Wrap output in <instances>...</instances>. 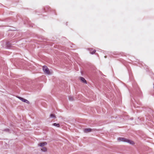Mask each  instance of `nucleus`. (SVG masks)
I'll use <instances>...</instances> for the list:
<instances>
[{"mask_svg": "<svg viewBox=\"0 0 154 154\" xmlns=\"http://www.w3.org/2000/svg\"><path fill=\"white\" fill-rule=\"evenodd\" d=\"M47 143L46 142L41 143L38 144V146L42 147H43L44 146L46 145Z\"/></svg>", "mask_w": 154, "mask_h": 154, "instance_id": "obj_3", "label": "nucleus"}, {"mask_svg": "<svg viewBox=\"0 0 154 154\" xmlns=\"http://www.w3.org/2000/svg\"><path fill=\"white\" fill-rule=\"evenodd\" d=\"M43 70L45 74L48 75H50L52 73V72H50L49 69L45 66H43Z\"/></svg>", "mask_w": 154, "mask_h": 154, "instance_id": "obj_2", "label": "nucleus"}, {"mask_svg": "<svg viewBox=\"0 0 154 154\" xmlns=\"http://www.w3.org/2000/svg\"><path fill=\"white\" fill-rule=\"evenodd\" d=\"M50 117H51V118H56V117H55V116L53 114H51L50 115Z\"/></svg>", "mask_w": 154, "mask_h": 154, "instance_id": "obj_10", "label": "nucleus"}, {"mask_svg": "<svg viewBox=\"0 0 154 154\" xmlns=\"http://www.w3.org/2000/svg\"><path fill=\"white\" fill-rule=\"evenodd\" d=\"M4 131H8V132L9 131V130L8 129H5Z\"/></svg>", "mask_w": 154, "mask_h": 154, "instance_id": "obj_12", "label": "nucleus"}, {"mask_svg": "<svg viewBox=\"0 0 154 154\" xmlns=\"http://www.w3.org/2000/svg\"><path fill=\"white\" fill-rule=\"evenodd\" d=\"M90 51L91 54H94L96 51L95 50H93L92 49H91Z\"/></svg>", "mask_w": 154, "mask_h": 154, "instance_id": "obj_8", "label": "nucleus"}, {"mask_svg": "<svg viewBox=\"0 0 154 154\" xmlns=\"http://www.w3.org/2000/svg\"><path fill=\"white\" fill-rule=\"evenodd\" d=\"M18 98H19L20 100L22 101L23 102H25L28 104H29V102L27 100L23 99L21 97H18Z\"/></svg>", "mask_w": 154, "mask_h": 154, "instance_id": "obj_4", "label": "nucleus"}, {"mask_svg": "<svg viewBox=\"0 0 154 154\" xmlns=\"http://www.w3.org/2000/svg\"><path fill=\"white\" fill-rule=\"evenodd\" d=\"M118 140L119 141H123L126 142L132 145H133L134 144V143L133 141H132L131 140H129L128 139H126L124 138L119 137L118 138Z\"/></svg>", "mask_w": 154, "mask_h": 154, "instance_id": "obj_1", "label": "nucleus"}, {"mask_svg": "<svg viewBox=\"0 0 154 154\" xmlns=\"http://www.w3.org/2000/svg\"><path fill=\"white\" fill-rule=\"evenodd\" d=\"M80 80L83 82H84V83H87L86 81L84 78H83L82 77H80Z\"/></svg>", "mask_w": 154, "mask_h": 154, "instance_id": "obj_7", "label": "nucleus"}, {"mask_svg": "<svg viewBox=\"0 0 154 154\" xmlns=\"http://www.w3.org/2000/svg\"><path fill=\"white\" fill-rule=\"evenodd\" d=\"M41 151L43 152H46L47 151V149L45 147H42L41 149Z\"/></svg>", "mask_w": 154, "mask_h": 154, "instance_id": "obj_6", "label": "nucleus"}, {"mask_svg": "<svg viewBox=\"0 0 154 154\" xmlns=\"http://www.w3.org/2000/svg\"><path fill=\"white\" fill-rule=\"evenodd\" d=\"M53 125L54 126L57 127H59L60 126V124H57L56 123H54L53 124Z\"/></svg>", "mask_w": 154, "mask_h": 154, "instance_id": "obj_9", "label": "nucleus"}, {"mask_svg": "<svg viewBox=\"0 0 154 154\" xmlns=\"http://www.w3.org/2000/svg\"><path fill=\"white\" fill-rule=\"evenodd\" d=\"M69 100L72 101L74 100V99L72 97L70 96L69 97Z\"/></svg>", "mask_w": 154, "mask_h": 154, "instance_id": "obj_11", "label": "nucleus"}, {"mask_svg": "<svg viewBox=\"0 0 154 154\" xmlns=\"http://www.w3.org/2000/svg\"><path fill=\"white\" fill-rule=\"evenodd\" d=\"M84 132L85 133H88L92 131V129L90 128H85L84 130Z\"/></svg>", "mask_w": 154, "mask_h": 154, "instance_id": "obj_5", "label": "nucleus"}]
</instances>
